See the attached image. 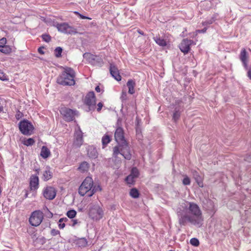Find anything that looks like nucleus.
<instances>
[{
	"label": "nucleus",
	"mask_w": 251,
	"mask_h": 251,
	"mask_svg": "<svg viewBox=\"0 0 251 251\" xmlns=\"http://www.w3.org/2000/svg\"><path fill=\"white\" fill-rule=\"evenodd\" d=\"M244 160L246 161L251 162V153L247 154L245 157Z\"/></svg>",
	"instance_id": "nucleus-41"
},
{
	"label": "nucleus",
	"mask_w": 251,
	"mask_h": 251,
	"mask_svg": "<svg viewBox=\"0 0 251 251\" xmlns=\"http://www.w3.org/2000/svg\"><path fill=\"white\" fill-rule=\"evenodd\" d=\"M68 220L67 218H63L59 219V222H66Z\"/></svg>",
	"instance_id": "nucleus-46"
},
{
	"label": "nucleus",
	"mask_w": 251,
	"mask_h": 251,
	"mask_svg": "<svg viewBox=\"0 0 251 251\" xmlns=\"http://www.w3.org/2000/svg\"><path fill=\"white\" fill-rule=\"evenodd\" d=\"M44 47H40L38 49V51L40 54H44L45 53L44 51Z\"/></svg>",
	"instance_id": "nucleus-44"
},
{
	"label": "nucleus",
	"mask_w": 251,
	"mask_h": 251,
	"mask_svg": "<svg viewBox=\"0 0 251 251\" xmlns=\"http://www.w3.org/2000/svg\"><path fill=\"white\" fill-rule=\"evenodd\" d=\"M114 138L119 145L113 148V156L116 158L119 154H121L125 159H131L132 155L128 144L125 140L123 128L118 127L116 128L114 133Z\"/></svg>",
	"instance_id": "nucleus-2"
},
{
	"label": "nucleus",
	"mask_w": 251,
	"mask_h": 251,
	"mask_svg": "<svg viewBox=\"0 0 251 251\" xmlns=\"http://www.w3.org/2000/svg\"><path fill=\"white\" fill-rule=\"evenodd\" d=\"M95 90L98 93H99L100 92V87L99 86H97L96 88H95Z\"/></svg>",
	"instance_id": "nucleus-47"
},
{
	"label": "nucleus",
	"mask_w": 251,
	"mask_h": 251,
	"mask_svg": "<svg viewBox=\"0 0 251 251\" xmlns=\"http://www.w3.org/2000/svg\"><path fill=\"white\" fill-rule=\"evenodd\" d=\"M62 52V49L60 47H57L54 50V55L56 57H61Z\"/></svg>",
	"instance_id": "nucleus-31"
},
{
	"label": "nucleus",
	"mask_w": 251,
	"mask_h": 251,
	"mask_svg": "<svg viewBox=\"0 0 251 251\" xmlns=\"http://www.w3.org/2000/svg\"><path fill=\"white\" fill-rule=\"evenodd\" d=\"M45 208L47 209V210L49 211V209L47 207H46Z\"/></svg>",
	"instance_id": "nucleus-56"
},
{
	"label": "nucleus",
	"mask_w": 251,
	"mask_h": 251,
	"mask_svg": "<svg viewBox=\"0 0 251 251\" xmlns=\"http://www.w3.org/2000/svg\"><path fill=\"white\" fill-rule=\"evenodd\" d=\"M19 127L22 134L25 135H30L33 133L34 127L32 124L27 120H23L19 124Z\"/></svg>",
	"instance_id": "nucleus-6"
},
{
	"label": "nucleus",
	"mask_w": 251,
	"mask_h": 251,
	"mask_svg": "<svg viewBox=\"0 0 251 251\" xmlns=\"http://www.w3.org/2000/svg\"><path fill=\"white\" fill-rule=\"evenodd\" d=\"M75 13L76 15H77L80 19H88V20H91V18L83 16V15H81V14L77 12H75Z\"/></svg>",
	"instance_id": "nucleus-40"
},
{
	"label": "nucleus",
	"mask_w": 251,
	"mask_h": 251,
	"mask_svg": "<svg viewBox=\"0 0 251 251\" xmlns=\"http://www.w3.org/2000/svg\"><path fill=\"white\" fill-rule=\"evenodd\" d=\"M139 175L138 169L136 167H133L130 174L126 177L125 181L128 185H129V186L134 185Z\"/></svg>",
	"instance_id": "nucleus-10"
},
{
	"label": "nucleus",
	"mask_w": 251,
	"mask_h": 251,
	"mask_svg": "<svg viewBox=\"0 0 251 251\" xmlns=\"http://www.w3.org/2000/svg\"><path fill=\"white\" fill-rule=\"evenodd\" d=\"M89 56H90V58H91L93 60H95V57H96V56H95L93 54H89Z\"/></svg>",
	"instance_id": "nucleus-48"
},
{
	"label": "nucleus",
	"mask_w": 251,
	"mask_h": 251,
	"mask_svg": "<svg viewBox=\"0 0 251 251\" xmlns=\"http://www.w3.org/2000/svg\"><path fill=\"white\" fill-rule=\"evenodd\" d=\"M239 58L242 62L243 66L246 69H248L249 56L248 52L245 48H243L239 54Z\"/></svg>",
	"instance_id": "nucleus-16"
},
{
	"label": "nucleus",
	"mask_w": 251,
	"mask_h": 251,
	"mask_svg": "<svg viewBox=\"0 0 251 251\" xmlns=\"http://www.w3.org/2000/svg\"><path fill=\"white\" fill-rule=\"evenodd\" d=\"M207 28L206 27H204L201 30H196V35H198L199 33H205L206 31Z\"/></svg>",
	"instance_id": "nucleus-43"
},
{
	"label": "nucleus",
	"mask_w": 251,
	"mask_h": 251,
	"mask_svg": "<svg viewBox=\"0 0 251 251\" xmlns=\"http://www.w3.org/2000/svg\"><path fill=\"white\" fill-rule=\"evenodd\" d=\"M35 140L32 138L24 139L22 141V143L26 146H32L35 143Z\"/></svg>",
	"instance_id": "nucleus-25"
},
{
	"label": "nucleus",
	"mask_w": 251,
	"mask_h": 251,
	"mask_svg": "<svg viewBox=\"0 0 251 251\" xmlns=\"http://www.w3.org/2000/svg\"><path fill=\"white\" fill-rule=\"evenodd\" d=\"M59 233V231H57L55 233V234H56L57 233Z\"/></svg>",
	"instance_id": "nucleus-55"
},
{
	"label": "nucleus",
	"mask_w": 251,
	"mask_h": 251,
	"mask_svg": "<svg viewBox=\"0 0 251 251\" xmlns=\"http://www.w3.org/2000/svg\"><path fill=\"white\" fill-rule=\"evenodd\" d=\"M181 112L176 108H175L174 112L173 115V120L176 122L179 119L180 117Z\"/></svg>",
	"instance_id": "nucleus-27"
},
{
	"label": "nucleus",
	"mask_w": 251,
	"mask_h": 251,
	"mask_svg": "<svg viewBox=\"0 0 251 251\" xmlns=\"http://www.w3.org/2000/svg\"><path fill=\"white\" fill-rule=\"evenodd\" d=\"M129 195L132 198L136 199L139 197V192L136 188H133L130 189L129 192Z\"/></svg>",
	"instance_id": "nucleus-26"
},
{
	"label": "nucleus",
	"mask_w": 251,
	"mask_h": 251,
	"mask_svg": "<svg viewBox=\"0 0 251 251\" xmlns=\"http://www.w3.org/2000/svg\"><path fill=\"white\" fill-rule=\"evenodd\" d=\"M109 71L111 75L117 81L121 80L122 77L120 75L119 71L117 67L113 64H110Z\"/></svg>",
	"instance_id": "nucleus-17"
},
{
	"label": "nucleus",
	"mask_w": 251,
	"mask_h": 251,
	"mask_svg": "<svg viewBox=\"0 0 251 251\" xmlns=\"http://www.w3.org/2000/svg\"><path fill=\"white\" fill-rule=\"evenodd\" d=\"M42 38L43 41L46 42H49L51 40L50 36L48 34H43L42 35Z\"/></svg>",
	"instance_id": "nucleus-34"
},
{
	"label": "nucleus",
	"mask_w": 251,
	"mask_h": 251,
	"mask_svg": "<svg viewBox=\"0 0 251 251\" xmlns=\"http://www.w3.org/2000/svg\"><path fill=\"white\" fill-rule=\"evenodd\" d=\"M39 178L36 175H31L30 178L29 187L31 191H35L39 188Z\"/></svg>",
	"instance_id": "nucleus-15"
},
{
	"label": "nucleus",
	"mask_w": 251,
	"mask_h": 251,
	"mask_svg": "<svg viewBox=\"0 0 251 251\" xmlns=\"http://www.w3.org/2000/svg\"><path fill=\"white\" fill-rule=\"evenodd\" d=\"M95 152H96V151H94ZM97 156L96 154L95 153H94V155H92L91 156L92 157H96Z\"/></svg>",
	"instance_id": "nucleus-52"
},
{
	"label": "nucleus",
	"mask_w": 251,
	"mask_h": 251,
	"mask_svg": "<svg viewBox=\"0 0 251 251\" xmlns=\"http://www.w3.org/2000/svg\"><path fill=\"white\" fill-rule=\"evenodd\" d=\"M182 183L184 185H190L191 183L190 178L186 176L182 180Z\"/></svg>",
	"instance_id": "nucleus-35"
},
{
	"label": "nucleus",
	"mask_w": 251,
	"mask_h": 251,
	"mask_svg": "<svg viewBox=\"0 0 251 251\" xmlns=\"http://www.w3.org/2000/svg\"><path fill=\"white\" fill-rule=\"evenodd\" d=\"M155 43L161 47H165L167 45V42L164 39L161 38L159 35L153 38Z\"/></svg>",
	"instance_id": "nucleus-20"
},
{
	"label": "nucleus",
	"mask_w": 251,
	"mask_h": 251,
	"mask_svg": "<svg viewBox=\"0 0 251 251\" xmlns=\"http://www.w3.org/2000/svg\"><path fill=\"white\" fill-rule=\"evenodd\" d=\"M127 87H128V93L130 94H133L135 93V87L136 83L133 79H129L126 83Z\"/></svg>",
	"instance_id": "nucleus-18"
},
{
	"label": "nucleus",
	"mask_w": 251,
	"mask_h": 251,
	"mask_svg": "<svg viewBox=\"0 0 251 251\" xmlns=\"http://www.w3.org/2000/svg\"><path fill=\"white\" fill-rule=\"evenodd\" d=\"M77 223V220H73V223L72 224V226H74Z\"/></svg>",
	"instance_id": "nucleus-49"
},
{
	"label": "nucleus",
	"mask_w": 251,
	"mask_h": 251,
	"mask_svg": "<svg viewBox=\"0 0 251 251\" xmlns=\"http://www.w3.org/2000/svg\"><path fill=\"white\" fill-rule=\"evenodd\" d=\"M49 217H50L51 218L53 216V214L51 212H50V211H49Z\"/></svg>",
	"instance_id": "nucleus-51"
},
{
	"label": "nucleus",
	"mask_w": 251,
	"mask_h": 251,
	"mask_svg": "<svg viewBox=\"0 0 251 251\" xmlns=\"http://www.w3.org/2000/svg\"><path fill=\"white\" fill-rule=\"evenodd\" d=\"M43 218V213L41 211L35 210L31 213L29 222L32 226H37L42 223Z\"/></svg>",
	"instance_id": "nucleus-7"
},
{
	"label": "nucleus",
	"mask_w": 251,
	"mask_h": 251,
	"mask_svg": "<svg viewBox=\"0 0 251 251\" xmlns=\"http://www.w3.org/2000/svg\"><path fill=\"white\" fill-rule=\"evenodd\" d=\"M3 110V107L2 106L0 107V111H2Z\"/></svg>",
	"instance_id": "nucleus-53"
},
{
	"label": "nucleus",
	"mask_w": 251,
	"mask_h": 251,
	"mask_svg": "<svg viewBox=\"0 0 251 251\" xmlns=\"http://www.w3.org/2000/svg\"><path fill=\"white\" fill-rule=\"evenodd\" d=\"M75 72L74 70L69 67L64 68V71L58 77L57 82L58 83L64 85H74L75 81Z\"/></svg>",
	"instance_id": "nucleus-3"
},
{
	"label": "nucleus",
	"mask_w": 251,
	"mask_h": 251,
	"mask_svg": "<svg viewBox=\"0 0 251 251\" xmlns=\"http://www.w3.org/2000/svg\"><path fill=\"white\" fill-rule=\"evenodd\" d=\"M23 117V114L20 111H18L15 115V117L17 120H20Z\"/></svg>",
	"instance_id": "nucleus-38"
},
{
	"label": "nucleus",
	"mask_w": 251,
	"mask_h": 251,
	"mask_svg": "<svg viewBox=\"0 0 251 251\" xmlns=\"http://www.w3.org/2000/svg\"><path fill=\"white\" fill-rule=\"evenodd\" d=\"M137 32H138L140 34H141V35H144V32H143L142 31H141V30H140V29L138 30H137Z\"/></svg>",
	"instance_id": "nucleus-50"
},
{
	"label": "nucleus",
	"mask_w": 251,
	"mask_h": 251,
	"mask_svg": "<svg viewBox=\"0 0 251 251\" xmlns=\"http://www.w3.org/2000/svg\"><path fill=\"white\" fill-rule=\"evenodd\" d=\"M60 114L63 116V119L67 122H71L74 120L76 114V111L67 107H62L60 110Z\"/></svg>",
	"instance_id": "nucleus-8"
},
{
	"label": "nucleus",
	"mask_w": 251,
	"mask_h": 251,
	"mask_svg": "<svg viewBox=\"0 0 251 251\" xmlns=\"http://www.w3.org/2000/svg\"><path fill=\"white\" fill-rule=\"evenodd\" d=\"M7 43V40L5 38L3 37L0 39V49L6 45Z\"/></svg>",
	"instance_id": "nucleus-36"
},
{
	"label": "nucleus",
	"mask_w": 251,
	"mask_h": 251,
	"mask_svg": "<svg viewBox=\"0 0 251 251\" xmlns=\"http://www.w3.org/2000/svg\"><path fill=\"white\" fill-rule=\"evenodd\" d=\"M89 168V163L86 161H83L80 164L77 170L79 172L84 173L88 171Z\"/></svg>",
	"instance_id": "nucleus-19"
},
{
	"label": "nucleus",
	"mask_w": 251,
	"mask_h": 251,
	"mask_svg": "<svg viewBox=\"0 0 251 251\" xmlns=\"http://www.w3.org/2000/svg\"><path fill=\"white\" fill-rule=\"evenodd\" d=\"M58 226L60 229H63L65 226V224L64 222H58Z\"/></svg>",
	"instance_id": "nucleus-45"
},
{
	"label": "nucleus",
	"mask_w": 251,
	"mask_h": 251,
	"mask_svg": "<svg viewBox=\"0 0 251 251\" xmlns=\"http://www.w3.org/2000/svg\"><path fill=\"white\" fill-rule=\"evenodd\" d=\"M103 106V104L101 102H99L97 105V111L98 112H100L101 111Z\"/></svg>",
	"instance_id": "nucleus-39"
},
{
	"label": "nucleus",
	"mask_w": 251,
	"mask_h": 251,
	"mask_svg": "<svg viewBox=\"0 0 251 251\" xmlns=\"http://www.w3.org/2000/svg\"><path fill=\"white\" fill-rule=\"evenodd\" d=\"M96 98L93 91L88 92L84 100V103L88 106L89 110L95 108Z\"/></svg>",
	"instance_id": "nucleus-9"
},
{
	"label": "nucleus",
	"mask_w": 251,
	"mask_h": 251,
	"mask_svg": "<svg viewBox=\"0 0 251 251\" xmlns=\"http://www.w3.org/2000/svg\"><path fill=\"white\" fill-rule=\"evenodd\" d=\"M43 195L45 199L52 200L56 195V190L53 187L47 186L43 189Z\"/></svg>",
	"instance_id": "nucleus-12"
},
{
	"label": "nucleus",
	"mask_w": 251,
	"mask_h": 251,
	"mask_svg": "<svg viewBox=\"0 0 251 251\" xmlns=\"http://www.w3.org/2000/svg\"><path fill=\"white\" fill-rule=\"evenodd\" d=\"M88 215L93 221H98L103 218L104 211L99 205L92 204L89 207Z\"/></svg>",
	"instance_id": "nucleus-4"
},
{
	"label": "nucleus",
	"mask_w": 251,
	"mask_h": 251,
	"mask_svg": "<svg viewBox=\"0 0 251 251\" xmlns=\"http://www.w3.org/2000/svg\"><path fill=\"white\" fill-rule=\"evenodd\" d=\"M190 244L195 247H197L199 245L200 242L198 239L196 238H192L190 241Z\"/></svg>",
	"instance_id": "nucleus-33"
},
{
	"label": "nucleus",
	"mask_w": 251,
	"mask_h": 251,
	"mask_svg": "<svg viewBox=\"0 0 251 251\" xmlns=\"http://www.w3.org/2000/svg\"><path fill=\"white\" fill-rule=\"evenodd\" d=\"M179 217L178 223L185 226L187 222L194 225L199 224L202 220V213L198 204L188 201H184L177 209Z\"/></svg>",
	"instance_id": "nucleus-1"
},
{
	"label": "nucleus",
	"mask_w": 251,
	"mask_h": 251,
	"mask_svg": "<svg viewBox=\"0 0 251 251\" xmlns=\"http://www.w3.org/2000/svg\"><path fill=\"white\" fill-rule=\"evenodd\" d=\"M193 176L195 179L196 181L197 182L198 185L200 187H203V181L201 177L199 175V173L197 171H193Z\"/></svg>",
	"instance_id": "nucleus-21"
},
{
	"label": "nucleus",
	"mask_w": 251,
	"mask_h": 251,
	"mask_svg": "<svg viewBox=\"0 0 251 251\" xmlns=\"http://www.w3.org/2000/svg\"><path fill=\"white\" fill-rule=\"evenodd\" d=\"M52 176V174L50 171V168H47L43 173L42 178L44 181H47L50 179Z\"/></svg>",
	"instance_id": "nucleus-23"
},
{
	"label": "nucleus",
	"mask_w": 251,
	"mask_h": 251,
	"mask_svg": "<svg viewBox=\"0 0 251 251\" xmlns=\"http://www.w3.org/2000/svg\"><path fill=\"white\" fill-rule=\"evenodd\" d=\"M56 27L58 31L65 34H72L77 32L75 28L66 23L58 24Z\"/></svg>",
	"instance_id": "nucleus-11"
},
{
	"label": "nucleus",
	"mask_w": 251,
	"mask_h": 251,
	"mask_svg": "<svg viewBox=\"0 0 251 251\" xmlns=\"http://www.w3.org/2000/svg\"><path fill=\"white\" fill-rule=\"evenodd\" d=\"M25 197H26H26H27V194H25Z\"/></svg>",
	"instance_id": "nucleus-57"
},
{
	"label": "nucleus",
	"mask_w": 251,
	"mask_h": 251,
	"mask_svg": "<svg viewBox=\"0 0 251 251\" xmlns=\"http://www.w3.org/2000/svg\"><path fill=\"white\" fill-rule=\"evenodd\" d=\"M66 215L68 218L72 219L75 217L76 212L75 210H70L67 212Z\"/></svg>",
	"instance_id": "nucleus-30"
},
{
	"label": "nucleus",
	"mask_w": 251,
	"mask_h": 251,
	"mask_svg": "<svg viewBox=\"0 0 251 251\" xmlns=\"http://www.w3.org/2000/svg\"><path fill=\"white\" fill-rule=\"evenodd\" d=\"M101 191V188L99 185H94V186L93 185L92 186V188L91 191H90V194H88V196L91 197L93 195H94L97 191Z\"/></svg>",
	"instance_id": "nucleus-28"
},
{
	"label": "nucleus",
	"mask_w": 251,
	"mask_h": 251,
	"mask_svg": "<svg viewBox=\"0 0 251 251\" xmlns=\"http://www.w3.org/2000/svg\"><path fill=\"white\" fill-rule=\"evenodd\" d=\"M83 133L79 127L78 130L75 131V139L73 146L75 148H79L83 144Z\"/></svg>",
	"instance_id": "nucleus-13"
},
{
	"label": "nucleus",
	"mask_w": 251,
	"mask_h": 251,
	"mask_svg": "<svg viewBox=\"0 0 251 251\" xmlns=\"http://www.w3.org/2000/svg\"><path fill=\"white\" fill-rule=\"evenodd\" d=\"M102 143L103 146H106L111 141L110 137L108 135H104L102 138Z\"/></svg>",
	"instance_id": "nucleus-29"
},
{
	"label": "nucleus",
	"mask_w": 251,
	"mask_h": 251,
	"mask_svg": "<svg viewBox=\"0 0 251 251\" xmlns=\"http://www.w3.org/2000/svg\"><path fill=\"white\" fill-rule=\"evenodd\" d=\"M193 40L188 39H184L179 45L180 50L184 54H187L190 50V46L193 44Z\"/></svg>",
	"instance_id": "nucleus-14"
},
{
	"label": "nucleus",
	"mask_w": 251,
	"mask_h": 251,
	"mask_svg": "<svg viewBox=\"0 0 251 251\" xmlns=\"http://www.w3.org/2000/svg\"><path fill=\"white\" fill-rule=\"evenodd\" d=\"M78 244L79 246L85 247L87 245V241L85 238H81L78 241Z\"/></svg>",
	"instance_id": "nucleus-32"
},
{
	"label": "nucleus",
	"mask_w": 251,
	"mask_h": 251,
	"mask_svg": "<svg viewBox=\"0 0 251 251\" xmlns=\"http://www.w3.org/2000/svg\"><path fill=\"white\" fill-rule=\"evenodd\" d=\"M121 99L122 100H125L127 99V94L126 92H123L122 93V95L121 97Z\"/></svg>",
	"instance_id": "nucleus-42"
},
{
	"label": "nucleus",
	"mask_w": 251,
	"mask_h": 251,
	"mask_svg": "<svg viewBox=\"0 0 251 251\" xmlns=\"http://www.w3.org/2000/svg\"><path fill=\"white\" fill-rule=\"evenodd\" d=\"M40 155L44 159H46L50 155V151L46 146H43L41 148Z\"/></svg>",
	"instance_id": "nucleus-22"
},
{
	"label": "nucleus",
	"mask_w": 251,
	"mask_h": 251,
	"mask_svg": "<svg viewBox=\"0 0 251 251\" xmlns=\"http://www.w3.org/2000/svg\"><path fill=\"white\" fill-rule=\"evenodd\" d=\"M94 182L91 177L87 176L82 182L81 184L78 189V193L80 195L84 196L85 194L88 195L90 194L92 186H93Z\"/></svg>",
	"instance_id": "nucleus-5"
},
{
	"label": "nucleus",
	"mask_w": 251,
	"mask_h": 251,
	"mask_svg": "<svg viewBox=\"0 0 251 251\" xmlns=\"http://www.w3.org/2000/svg\"><path fill=\"white\" fill-rule=\"evenodd\" d=\"M0 52L5 54H9L12 52V48L8 45H5L0 49Z\"/></svg>",
	"instance_id": "nucleus-24"
},
{
	"label": "nucleus",
	"mask_w": 251,
	"mask_h": 251,
	"mask_svg": "<svg viewBox=\"0 0 251 251\" xmlns=\"http://www.w3.org/2000/svg\"><path fill=\"white\" fill-rule=\"evenodd\" d=\"M0 79L3 81L7 80V76L4 74L3 73L0 72Z\"/></svg>",
	"instance_id": "nucleus-37"
},
{
	"label": "nucleus",
	"mask_w": 251,
	"mask_h": 251,
	"mask_svg": "<svg viewBox=\"0 0 251 251\" xmlns=\"http://www.w3.org/2000/svg\"><path fill=\"white\" fill-rule=\"evenodd\" d=\"M198 35H196V31L195 32V33H194V36L196 37Z\"/></svg>",
	"instance_id": "nucleus-54"
}]
</instances>
